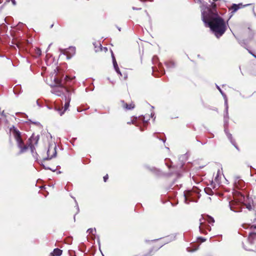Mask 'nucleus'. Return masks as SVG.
I'll return each mask as SVG.
<instances>
[{
    "mask_svg": "<svg viewBox=\"0 0 256 256\" xmlns=\"http://www.w3.org/2000/svg\"><path fill=\"white\" fill-rule=\"evenodd\" d=\"M204 190H205L206 192V194H212V192L211 188H206L204 189Z\"/></svg>",
    "mask_w": 256,
    "mask_h": 256,
    "instance_id": "nucleus-19",
    "label": "nucleus"
},
{
    "mask_svg": "<svg viewBox=\"0 0 256 256\" xmlns=\"http://www.w3.org/2000/svg\"><path fill=\"white\" fill-rule=\"evenodd\" d=\"M62 254V250L58 248H55L52 254L54 256H60Z\"/></svg>",
    "mask_w": 256,
    "mask_h": 256,
    "instance_id": "nucleus-15",
    "label": "nucleus"
},
{
    "mask_svg": "<svg viewBox=\"0 0 256 256\" xmlns=\"http://www.w3.org/2000/svg\"><path fill=\"white\" fill-rule=\"evenodd\" d=\"M250 228H256V224L254 225L249 226Z\"/></svg>",
    "mask_w": 256,
    "mask_h": 256,
    "instance_id": "nucleus-25",
    "label": "nucleus"
},
{
    "mask_svg": "<svg viewBox=\"0 0 256 256\" xmlns=\"http://www.w3.org/2000/svg\"><path fill=\"white\" fill-rule=\"evenodd\" d=\"M244 248L246 250H252L251 248L250 247V246H244Z\"/></svg>",
    "mask_w": 256,
    "mask_h": 256,
    "instance_id": "nucleus-23",
    "label": "nucleus"
},
{
    "mask_svg": "<svg viewBox=\"0 0 256 256\" xmlns=\"http://www.w3.org/2000/svg\"><path fill=\"white\" fill-rule=\"evenodd\" d=\"M244 198L241 196L240 199V203L237 204L235 202H230V206L232 210L235 212H238L240 211V205L242 203H243L246 206V208L250 210H252L254 208L253 202L250 200H248V202H244L245 200Z\"/></svg>",
    "mask_w": 256,
    "mask_h": 256,
    "instance_id": "nucleus-3",
    "label": "nucleus"
},
{
    "mask_svg": "<svg viewBox=\"0 0 256 256\" xmlns=\"http://www.w3.org/2000/svg\"><path fill=\"white\" fill-rule=\"evenodd\" d=\"M222 175V170H218L216 175L214 178V181H212L210 184V186L213 189L218 188V186L220 184V179Z\"/></svg>",
    "mask_w": 256,
    "mask_h": 256,
    "instance_id": "nucleus-5",
    "label": "nucleus"
},
{
    "mask_svg": "<svg viewBox=\"0 0 256 256\" xmlns=\"http://www.w3.org/2000/svg\"><path fill=\"white\" fill-rule=\"evenodd\" d=\"M66 102L64 104V109L63 112H62V110L60 108H58L56 106L54 108V110L58 111L60 116H62L64 113V111H66L70 105V98L69 96H68V98L66 96Z\"/></svg>",
    "mask_w": 256,
    "mask_h": 256,
    "instance_id": "nucleus-8",
    "label": "nucleus"
},
{
    "mask_svg": "<svg viewBox=\"0 0 256 256\" xmlns=\"http://www.w3.org/2000/svg\"><path fill=\"white\" fill-rule=\"evenodd\" d=\"M216 87H217L218 89L219 90V91L221 93V94L222 95V96H224V104L226 106V115H228V98L226 96V95L222 92V90L218 86H217Z\"/></svg>",
    "mask_w": 256,
    "mask_h": 256,
    "instance_id": "nucleus-10",
    "label": "nucleus"
},
{
    "mask_svg": "<svg viewBox=\"0 0 256 256\" xmlns=\"http://www.w3.org/2000/svg\"><path fill=\"white\" fill-rule=\"evenodd\" d=\"M54 81L58 86L52 88V94L58 96H60L62 94H64V92L68 94V88L63 86L57 78H54Z\"/></svg>",
    "mask_w": 256,
    "mask_h": 256,
    "instance_id": "nucleus-4",
    "label": "nucleus"
},
{
    "mask_svg": "<svg viewBox=\"0 0 256 256\" xmlns=\"http://www.w3.org/2000/svg\"><path fill=\"white\" fill-rule=\"evenodd\" d=\"M56 146L55 145L54 146H49L47 152L48 159H51L56 156Z\"/></svg>",
    "mask_w": 256,
    "mask_h": 256,
    "instance_id": "nucleus-7",
    "label": "nucleus"
},
{
    "mask_svg": "<svg viewBox=\"0 0 256 256\" xmlns=\"http://www.w3.org/2000/svg\"><path fill=\"white\" fill-rule=\"evenodd\" d=\"M254 56L255 58H256V56H254Z\"/></svg>",
    "mask_w": 256,
    "mask_h": 256,
    "instance_id": "nucleus-29",
    "label": "nucleus"
},
{
    "mask_svg": "<svg viewBox=\"0 0 256 256\" xmlns=\"http://www.w3.org/2000/svg\"><path fill=\"white\" fill-rule=\"evenodd\" d=\"M144 117H139L138 118V120H142V122H144V124H145L146 122H147V121H146L144 120Z\"/></svg>",
    "mask_w": 256,
    "mask_h": 256,
    "instance_id": "nucleus-22",
    "label": "nucleus"
},
{
    "mask_svg": "<svg viewBox=\"0 0 256 256\" xmlns=\"http://www.w3.org/2000/svg\"><path fill=\"white\" fill-rule=\"evenodd\" d=\"M248 242L250 244L256 242V233H250L248 238Z\"/></svg>",
    "mask_w": 256,
    "mask_h": 256,
    "instance_id": "nucleus-9",
    "label": "nucleus"
},
{
    "mask_svg": "<svg viewBox=\"0 0 256 256\" xmlns=\"http://www.w3.org/2000/svg\"><path fill=\"white\" fill-rule=\"evenodd\" d=\"M138 120V118L136 117H134L130 121L127 122L128 124H134L136 126H138L136 123V120Z\"/></svg>",
    "mask_w": 256,
    "mask_h": 256,
    "instance_id": "nucleus-16",
    "label": "nucleus"
},
{
    "mask_svg": "<svg viewBox=\"0 0 256 256\" xmlns=\"http://www.w3.org/2000/svg\"><path fill=\"white\" fill-rule=\"evenodd\" d=\"M12 2L14 4H16V2L14 0H12Z\"/></svg>",
    "mask_w": 256,
    "mask_h": 256,
    "instance_id": "nucleus-27",
    "label": "nucleus"
},
{
    "mask_svg": "<svg viewBox=\"0 0 256 256\" xmlns=\"http://www.w3.org/2000/svg\"><path fill=\"white\" fill-rule=\"evenodd\" d=\"M202 220H203V218L202 219H200V226H199V228H200V230L202 232H204V224H203V222H202Z\"/></svg>",
    "mask_w": 256,
    "mask_h": 256,
    "instance_id": "nucleus-17",
    "label": "nucleus"
},
{
    "mask_svg": "<svg viewBox=\"0 0 256 256\" xmlns=\"http://www.w3.org/2000/svg\"><path fill=\"white\" fill-rule=\"evenodd\" d=\"M194 194H196V193L190 192L188 191L185 192L184 194V198L185 202L186 204L188 203V202H196L193 199V196Z\"/></svg>",
    "mask_w": 256,
    "mask_h": 256,
    "instance_id": "nucleus-6",
    "label": "nucleus"
},
{
    "mask_svg": "<svg viewBox=\"0 0 256 256\" xmlns=\"http://www.w3.org/2000/svg\"><path fill=\"white\" fill-rule=\"evenodd\" d=\"M68 78H69L68 76H66V80H68Z\"/></svg>",
    "mask_w": 256,
    "mask_h": 256,
    "instance_id": "nucleus-28",
    "label": "nucleus"
},
{
    "mask_svg": "<svg viewBox=\"0 0 256 256\" xmlns=\"http://www.w3.org/2000/svg\"><path fill=\"white\" fill-rule=\"evenodd\" d=\"M197 249H198V248H195V249H194V250H190V248H188V252H194V250H196Z\"/></svg>",
    "mask_w": 256,
    "mask_h": 256,
    "instance_id": "nucleus-26",
    "label": "nucleus"
},
{
    "mask_svg": "<svg viewBox=\"0 0 256 256\" xmlns=\"http://www.w3.org/2000/svg\"><path fill=\"white\" fill-rule=\"evenodd\" d=\"M122 106L123 108L126 110H131L134 108V104L133 103H131L128 104L126 103H124V102H122Z\"/></svg>",
    "mask_w": 256,
    "mask_h": 256,
    "instance_id": "nucleus-14",
    "label": "nucleus"
},
{
    "mask_svg": "<svg viewBox=\"0 0 256 256\" xmlns=\"http://www.w3.org/2000/svg\"><path fill=\"white\" fill-rule=\"evenodd\" d=\"M10 132L14 137L18 147L20 148V153L26 152L29 146L31 149L32 152H34V146L32 144H30L28 146L24 144L20 136V132L18 130L13 127V128H10Z\"/></svg>",
    "mask_w": 256,
    "mask_h": 256,
    "instance_id": "nucleus-2",
    "label": "nucleus"
},
{
    "mask_svg": "<svg viewBox=\"0 0 256 256\" xmlns=\"http://www.w3.org/2000/svg\"><path fill=\"white\" fill-rule=\"evenodd\" d=\"M225 132H226V135H227V136H228V138L230 140H232V134H230V133L228 132H227V131H226V129H225Z\"/></svg>",
    "mask_w": 256,
    "mask_h": 256,
    "instance_id": "nucleus-21",
    "label": "nucleus"
},
{
    "mask_svg": "<svg viewBox=\"0 0 256 256\" xmlns=\"http://www.w3.org/2000/svg\"><path fill=\"white\" fill-rule=\"evenodd\" d=\"M96 232V230L95 229H92V228H89L87 232H88L89 234H94V232Z\"/></svg>",
    "mask_w": 256,
    "mask_h": 256,
    "instance_id": "nucleus-20",
    "label": "nucleus"
},
{
    "mask_svg": "<svg viewBox=\"0 0 256 256\" xmlns=\"http://www.w3.org/2000/svg\"><path fill=\"white\" fill-rule=\"evenodd\" d=\"M108 175L106 174V176H105L104 177V181L106 182V180H108Z\"/></svg>",
    "mask_w": 256,
    "mask_h": 256,
    "instance_id": "nucleus-24",
    "label": "nucleus"
},
{
    "mask_svg": "<svg viewBox=\"0 0 256 256\" xmlns=\"http://www.w3.org/2000/svg\"><path fill=\"white\" fill-rule=\"evenodd\" d=\"M112 62H113V65H114V68L116 71V72L120 76H122V74L120 70V69L118 68V65L116 62V58L114 57L113 54H112Z\"/></svg>",
    "mask_w": 256,
    "mask_h": 256,
    "instance_id": "nucleus-12",
    "label": "nucleus"
},
{
    "mask_svg": "<svg viewBox=\"0 0 256 256\" xmlns=\"http://www.w3.org/2000/svg\"><path fill=\"white\" fill-rule=\"evenodd\" d=\"M75 48L74 47H70L68 50L66 52L68 58H70L72 56L75 54Z\"/></svg>",
    "mask_w": 256,
    "mask_h": 256,
    "instance_id": "nucleus-13",
    "label": "nucleus"
},
{
    "mask_svg": "<svg viewBox=\"0 0 256 256\" xmlns=\"http://www.w3.org/2000/svg\"><path fill=\"white\" fill-rule=\"evenodd\" d=\"M206 220L208 222V223H213L214 222V220L213 218L212 217H210L209 216H206Z\"/></svg>",
    "mask_w": 256,
    "mask_h": 256,
    "instance_id": "nucleus-18",
    "label": "nucleus"
},
{
    "mask_svg": "<svg viewBox=\"0 0 256 256\" xmlns=\"http://www.w3.org/2000/svg\"><path fill=\"white\" fill-rule=\"evenodd\" d=\"M248 4L243 6L242 4H233L231 8H230V10H232V12L234 13L236 12L238 9L242 8V7L247 6Z\"/></svg>",
    "mask_w": 256,
    "mask_h": 256,
    "instance_id": "nucleus-11",
    "label": "nucleus"
},
{
    "mask_svg": "<svg viewBox=\"0 0 256 256\" xmlns=\"http://www.w3.org/2000/svg\"><path fill=\"white\" fill-rule=\"evenodd\" d=\"M202 20L206 26L210 27L217 38L222 36L226 30V24L222 18L216 14L214 8L202 9Z\"/></svg>",
    "mask_w": 256,
    "mask_h": 256,
    "instance_id": "nucleus-1",
    "label": "nucleus"
}]
</instances>
